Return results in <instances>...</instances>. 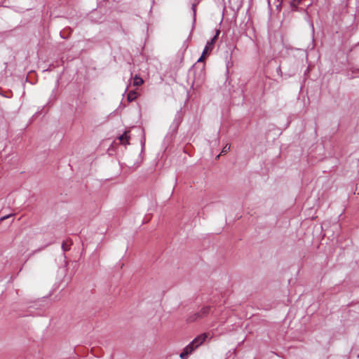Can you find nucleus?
Wrapping results in <instances>:
<instances>
[{"mask_svg":"<svg viewBox=\"0 0 359 359\" xmlns=\"http://www.w3.org/2000/svg\"><path fill=\"white\" fill-rule=\"evenodd\" d=\"M70 248V245L67 243V242H63L62 244V249L63 251H67Z\"/></svg>","mask_w":359,"mask_h":359,"instance_id":"nucleus-8","label":"nucleus"},{"mask_svg":"<svg viewBox=\"0 0 359 359\" xmlns=\"http://www.w3.org/2000/svg\"><path fill=\"white\" fill-rule=\"evenodd\" d=\"M203 54L201 55V56L199 57V59L198 60V62H202L203 60Z\"/></svg>","mask_w":359,"mask_h":359,"instance_id":"nucleus-12","label":"nucleus"},{"mask_svg":"<svg viewBox=\"0 0 359 359\" xmlns=\"http://www.w3.org/2000/svg\"><path fill=\"white\" fill-rule=\"evenodd\" d=\"M302 0H291L290 6L292 10H297L298 5L302 2Z\"/></svg>","mask_w":359,"mask_h":359,"instance_id":"nucleus-5","label":"nucleus"},{"mask_svg":"<svg viewBox=\"0 0 359 359\" xmlns=\"http://www.w3.org/2000/svg\"><path fill=\"white\" fill-rule=\"evenodd\" d=\"M311 27L312 30H313V31H314V27H313V23H312V22L311 23Z\"/></svg>","mask_w":359,"mask_h":359,"instance_id":"nucleus-14","label":"nucleus"},{"mask_svg":"<svg viewBox=\"0 0 359 359\" xmlns=\"http://www.w3.org/2000/svg\"><path fill=\"white\" fill-rule=\"evenodd\" d=\"M207 335L203 333L194 338L187 346L184 347L180 357L182 359H187L195 349L199 347L206 339Z\"/></svg>","mask_w":359,"mask_h":359,"instance_id":"nucleus-1","label":"nucleus"},{"mask_svg":"<svg viewBox=\"0 0 359 359\" xmlns=\"http://www.w3.org/2000/svg\"><path fill=\"white\" fill-rule=\"evenodd\" d=\"M358 357L359 358V353H358Z\"/></svg>","mask_w":359,"mask_h":359,"instance_id":"nucleus-16","label":"nucleus"},{"mask_svg":"<svg viewBox=\"0 0 359 359\" xmlns=\"http://www.w3.org/2000/svg\"><path fill=\"white\" fill-rule=\"evenodd\" d=\"M137 97V93L135 91H130L128 94V100L132 102Z\"/></svg>","mask_w":359,"mask_h":359,"instance_id":"nucleus-6","label":"nucleus"},{"mask_svg":"<svg viewBox=\"0 0 359 359\" xmlns=\"http://www.w3.org/2000/svg\"><path fill=\"white\" fill-rule=\"evenodd\" d=\"M210 310V306H204L196 315L198 316V317H199V318H202L203 316H205L208 313H209Z\"/></svg>","mask_w":359,"mask_h":359,"instance_id":"nucleus-3","label":"nucleus"},{"mask_svg":"<svg viewBox=\"0 0 359 359\" xmlns=\"http://www.w3.org/2000/svg\"><path fill=\"white\" fill-rule=\"evenodd\" d=\"M277 73H278V74H279L280 76H282V71H281L280 66H279V67L277 68Z\"/></svg>","mask_w":359,"mask_h":359,"instance_id":"nucleus-11","label":"nucleus"},{"mask_svg":"<svg viewBox=\"0 0 359 359\" xmlns=\"http://www.w3.org/2000/svg\"><path fill=\"white\" fill-rule=\"evenodd\" d=\"M119 140L121 142V143L128 142V137L127 135V133H124L119 137Z\"/></svg>","mask_w":359,"mask_h":359,"instance_id":"nucleus-7","label":"nucleus"},{"mask_svg":"<svg viewBox=\"0 0 359 359\" xmlns=\"http://www.w3.org/2000/svg\"><path fill=\"white\" fill-rule=\"evenodd\" d=\"M193 10H194V16H195L196 11H195V9H194V6H193Z\"/></svg>","mask_w":359,"mask_h":359,"instance_id":"nucleus-15","label":"nucleus"},{"mask_svg":"<svg viewBox=\"0 0 359 359\" xmlns=\"http://www.w3.org/2000/svg\"><path fill=\"white\" fill-rule=\"evenodd\" d=\"M143 79L137 75H135L133 79V86H139L143 83Z\"/></svg>","mask_w":359,"mask_h":359,"instance_id":"nucleus-4","label":"nucleus"},{"mask_svg":"<svg viewBox=\"0 0 359 359\" xmlns=\"http://www.w3.org/2000/svg\"><path fill=\"white\" fill-rule=\"evenodd\" d=\"M283 0H276V7L277 10H280L282 5Z\"/></svg>","mask_w":359,"mask_h":359,"instance_id":"nucleus-10","label":"nucleus"},{"mask_svg":"<svg viewBox=\"0 0 359 359\" xmlns=\"http://www.w3.org/2000/svg\"><path fill=\"white\" fill-rule=\"evenodd\" d=\"M219 33H220V31L219 29H217L216 31L215 36L211 39V40H210L209 41L207 42L205 46L203 49V55H205L208 53L212 51V50L213 49V46L215 42V40L218 37Z\"/></svg>","mask_w":359,"mask_h":359,"instance_id":"nucleus-2","label":"nucleus"},{"mask_svg":"<svg viewBox=\"0 0 359 359\" xmlns=\"http://www.w3.org/2000/svg\"><path fill=\"white\" fill-rule=\"evenodd\" d=\"M8 217H9V215L4 216V217H2L0 219V220H4V219H7V218H8Z\"/></svg>","mask_w":359,"mask_h":359,"instance_id":"nucleus-13","label":"nucleus"},{"mask_svg":"<svg viewBox=\"0 0 359 359\" xmlns=\"http://www.w3.org/2000/svg\"><path fill=\"white\" fill-rule=\"evenodd\" d=\"M230 148H231V145L227 144H226L224 148L222 149V151L221 152V154H226V152H228L229 150H230Z\"/></svg>","mask_w":359,"mask_h":359,"instance_id":"nucleus-9","label":"nucleus"}]
</instances>
